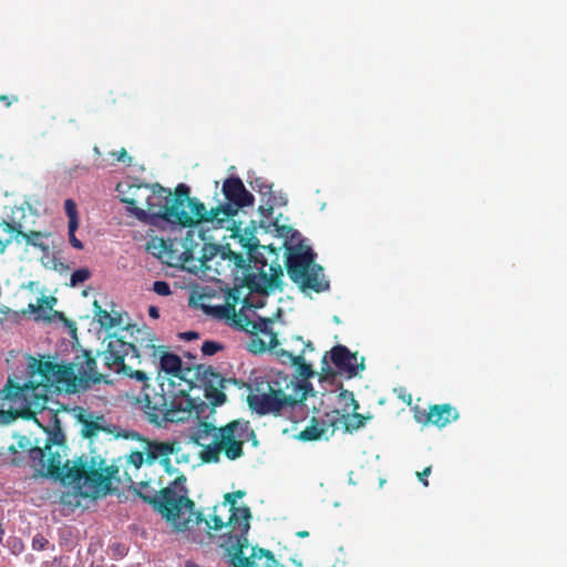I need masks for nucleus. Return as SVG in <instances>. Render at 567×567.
I'll list each match as a JSON object with an SVG mask.
<instances>
[{
  "mask_svg": "<svg viewBox=\"0 0 567 567\" xmlns=\"http://www.w3.org/2000/svg\"><path fill=\"white\" fill-rule=\"evenodd\" d=\"M94 319L100 326L106 330H110L121 324L122 318L120 315L116 317L112 316L109 311L103 309L97 301H94Z\"/></svg>",
  "mask_w": 567,
  "mask_h": 567,
  "instance_id": "nucleus-29",
  "label": "nucleus"
},
{
  "mask_svg": "<svg viewBox=\"0 0 567 567\" xmlns=\"http://www.w3.org/2000/svg\"><path fill=\"white\" fill-rule=\"evenodd\" d=\"M305 352H306V349H302L300 351V353L296 355V358L293 359L292 365L297 368L298 374L300 377H302L303 379H308V378L312 377L313 371L311 369V365L305 361Z\"/></svg>",
  "mask_w": 567,
  "mask_h": 567,
  "instance_id": "nucleus-31",
  "label": "nucleus"
},
{
  "mask_svg": "<svg viewBox=\"0 0 567 567\" xmlns=\"http://www.w3.org/2000/svg\"><path fill=\"white\" fill-rule=\"evenodd\" d=\"M185 337L188 339V340H192V339H196L198 338V333L197 332H194V331H188L185 333Z\"/></svg>",
  "mask_w": 567,
  "mask_h": 567,
  "instance_id": "nucleus-51",
  "label": "nucleus"
},
{
  "mask_svg": "<svg viewBox=\"0 0 567 567\" xmlns=\"http://www.w3.org/2000/svg\"><path fill=\"white\" fill-rule=\"evenodd\" d=\"M290 384L287 377L279 375L256 380L254 392L247 396L248 406L258 415H282L285 411L297 405V400L286 391Z\"/></svg>",
  "mask_w": 567,
  "mask_h": 567,
  "instance_id": "nucleus-8",
  "label": "nucleus"
},
{
  "mask_svg": "<svg viewBox=\"0 0 567 567\" xmlns=\"http://www.w3.org/2000/svg\"><path fill=\"white\" fill-rule=\"evenodd\" d=\"M271 326H272L271 319L258 317V319L255 320V323L252 327V336H257L258 333L268 336L269 337V341H268L269 349L274 350L279 344V341H278L277 334L272 331Z\"/></svg>",
  "mask_w": 567,
  "mask_h": 567,
  "instance_id": "nucleus-28",
  "label": "nucleus"
},
{
  "mask_svg": "<svg viewBox=\"0 0 567 567\" xmlns=\"http://www.w3.org/2000/svg\"><path fill=\"white\" fill-rule=\"evenodd\" d=\"M219 508H221V505L214 507V513L212 514L213 525L210 524V520H207L204 517L202 512H196L194 509V514L192 515L189 513H185L184 518H192V522L189 523V528L187 530H189L194 525H199L202 523H205L208 529L214 530H220L223 527L228 526L227 522H224V519L217 514Z\"/></svg>",
  "mask_w": 567,
  "mask_h": 567,
  "instance_id": "nucleus-27",
  "label": "nucleus"
},
{
  "mask_svg": "<svg viewBox=\"0 0 567 567\" xmlns=\"http://www.w3.org/2000/svg\"><path fill=\"white\" fill-rule=\"evenodd\" d=\"M47 432L44 449L30 451L33 467L42 476H51L74 485L78 493L85 498L104 496L111 491L112 480L118 472L114 465H107L100 457H79L71 466L66 456L65 435L54 415V426Z\"/></svg>",
  "mask_w": 567,
  "mask_h": 567,
  "instance_id": "nucleus-1",
  "label": "nucleus"
},
{
  "mask_svg": "<svg viewBox=\"0 0 567 567\" xmlns=\"http://www.w3.org/2000/svg\"><path fill=\"white\" fill-rule=\"evenodd\" d=\"M151 188L148 184L120 183L116 186L121 202L127 205L128 214L142 223H147L150 215L144 208L150 200Z\"/></svg>",
  "mask_w": 567,
  "mask_h": 567,
  "instance_id": "nucleus-16",
  "label": "nucleus"
},
{
  "mask_svg": "<svg viewBox=\"0 0 567 567\" xmlns=\"http://www.w3.org/2000/svg\"><path fill=\"white\" fill-rule=\"evenodd\" d=\"M18 446L23 450V451H28V453L30 454V451L33 450V449H41L40 446H32L30 440L27 437V436H21L19 440H18Z\"/></svg>",
  "mask_w": 567,
  "mask_h": 567,
  "instance_id": "nucleus-47",
  "label": "nucleus"
},
{
  "mask_svg": "<svg viewBox=\"0 0 567 567\" xmlns=\"http://www.w3.org/2000/svg\"><path fill=\"white\" fill-rule=\"evenodd\" d=\"M432 472V466H426L422 472H417L416 473V476L419 478V481L426 487L429 486V481H427V476L431 474Z\"/></svg>",
  "mask_w": 567,
  "mask_h": 567,
  "instance_id": "nucleus-48",
  "label": "nucleus"
},
{
  "mask_svg": "<svg viewBox=\"0 0 567 567\" xmlns=\"http://www.w3.org/2000/svg\"><path fill=\"white\" fill-rule=\"evenodd\" d=\"M338 404L341 406L343 416L349 417L350 411H357L359 409V403L354 398L353 392L342 389L338 396Z\"/></svg>",
  "mask_w": 567,
  "mask_h": 567,
  "instance_id": "nucleus-30",
  "label": "nucleus"
},
{
  "mask_svg": "<svg viewBox=\"0 0 567 567\" xmlns=\"http://www.w3.org/2000/svg\"><path fill=\"white\" fill-rule=\"evenodd\" d=\"M3 530L0 528V542H2Z\"/></svg>",
  "mask_w": 567,
  "mask_h": 567,
  "instance_id": "nucleus-57",
  "label": "nucleus"
},
{
  "mask_svg": "<svg viewBox=\"0 0 567 567\" xmlns=\"http://www.w3.org/2000/svg\"><path fill=\"white\" fill-rule=\"evenodd\" d=\"M267 348L269 349L268 342H265L257 336H254L248 343V350L254 354L262 353Z\"/></svg>",
  "mask_w": 567,
  "mask_h": 567,
  "instance_id": "nucleus-36",
  "label": "nucleus"
},
{
  "mask_svg": "<svg viewBox=\"0 0 567 567\" xmlns=\"http://www.w3.org/2000/svg\"><path fill=\"white\" fill-rule=\"evenodd\" d=\"M278 236L285 238L286 270L293 284L302 292H323L330 284L324 278L323 268L316 264V254L312 248L303 244L300 234L291 226L274 224Z\"/></svg>",
  "mask_w": 567,
  "mask_h": 567,
  "instance_id": "nucleus-5",
  "label": "nucleus"
},
{
  "mask_svg": "<svg viewBox=\"0 0 567 567\" xmlns=\"http://www.w3.org/2000/svg\"><path fill=\"white\" fill-rule=\"evenodd\" d=\"M174 382L175 379L167 382L165 379H156L154 384L143 386L140 402L150 423L162 425L184 422L190 416L195 409V402L188 394L192 386Z\"/></svg>",
  "mask_w": 567,
  "mask_h": 567,
  "instance_id": "nucleus-4",
  "label": "nucleus"
},
{
  "mask_svg": "<svg viewBox=\"0 0 567 567\" xmlns=\"http://www.w3.org/2000/svg\"><path fill=\"white\" fill-rule=\"evenodd\" d=\"M186 375L189 378L188 381H190L192 390L194 388H202L205 398L213 406H219L225 403L226 394L224 393V389L227 388V384L233 383L238 388L246 385L244 381L234 378H224L212 367L204 364L193 367L192 370L186 372Z\"/></svg>",
  "mask_w": 567,
  "mask_h": 567,
  "instance_id": "nucleus-10",
  "label": "nucleus"
},
{
  "mask_svg": "<svg viewBox=\"0 0 567 567\" xmlns=\"http://www.w3.org/2000/svg\"><path fill=\"white\" fill-rule=\"evenodd\" d=\"M331 362L340 373H344L348 378L358 374L360 370L364 369L363 358L361 363H358L357 353H351L346 346H336L331 349Z\"/></svg>",
  "mask_w": 567,
  "mask_h": 567,
  "instance_id": "nucleus-22",
  "label": "nucleus"
},
{
  "mask_svg": "<svg viewBox=\"0 0 567 567\" xmlns=\"http://www.w3.org/2000/svg\"><path fill=\"white\" fill-rule=\"evenodd\" d=\"M124 336H113L110 338L107 348L99 353L102 358L104 367L116 373H121L125 369V359L128 358L127 350L125 349Z\"/></svg>",
  "mask_w": 567,
  "mask_h": 567,
  "instance_id": "nucleus-19",
  "label": "nucleus"
},
{
  "mask_svg": "<svg viewBox=\"0 0 567 567\" xmlns=\"http://www.w3.org/2000/svg\"><path fill=\"white\" fill-rule=\"evenodd\" d=\"M72 369L68 364L30 357L27 365L28 381L19 383L9 379L1 390L2 409L7 410L11 419H33L47 409L53 389L66 384L68 390H71Z\"/></svg>",
  "mask_w": 567,
  "mask_h": 567,
  "instance_id": "nucleus-2",
  "label": "nucleus"
},
{
  "mask_svg": "<svg viewBox=\"0 0 567 567\" xmlns=\"http://www.w3.org/2000/svg\"><path fill=\"white\" fill-rule=\"evenodd\" d=\"M243 247L246 248L248 259L240 252H235L229 245L220 246L205 244L199 258L203 267L209 269L215 258L233 264V270H243L240 286L251 293L268 295L274 290H282V267L276 248L271 245L259 247L255 237L246 238Z\"/></svg>",
  "mask_w": 567,
  "mask_h": 567,
  "instance_id": "nucleus-3",
  "label": "nucleus"
},
{
  "mask_svg": "<svg viewBox=\"0 0 567 567\" xmlns=\"http://www.w3.org/2000/svg\"><path fill=\"white\" fill-rule=\"evenodd\" d=\"M93 151H94V153H95V154L101 155L100 148H99L97 146H95V147L93 148Z\"/></svg>",
  "mask_w": 567,
  "mask_h": 567,
  "instance_id": "nucleus-56",
  "label": "nucleus"
},
{
  "mask_svg": "<svg viewBox=\"0 0 567 567\" xmlns=\"http://www.w3.org/2000/svg\"><path fill=\"white\" fill-rule=\"evenodd\" d=\"M223 349L224 346L221 343L213 340H206L200 348L204 355H214Z\"/></svg>",
  "mask_w": 567,
  "mask_h": 567,
  "instance_id": "nucleus-37",
  "label": "nucleus"
},
{
  "mask_svg": "<svg viewBox=\"0 0 567 567\" xmlns=\"http://www.w3.org/2000/svg\"><path fill=\"white\" fill-rule=\"evenodd\" d=\"M297 536L298 537H307V536H309V533L307 530H301V532L297 533Z\"/></svg>",
  "mask_w": 567,
  "mask_h": 567,
  "instance_id": "nucleus-54",
  "label": "nucleus"
},
{
  "mask_svg": "<svg viewBox=\"0 0 567 567\" xmlns=\"http://www.w3.org/2000/svg\"><path fill=\"white\" fill-rule=\"evenodd\" d=\"M111 155L117 161L123 162L126 166L132 165V157L127 155L126 150L123 147L117 152H112Z\"/></svg>",
  "mask_w": 567,
  "mask_h": 567,
  "instance_id": "nucleus-44",
  "label": "nucleus"
},
{
  "mask_svg": "<svg viewBox=\"0 0 567 567\" xmlns=\"http://www.w3.org/2000/svg\"><path fill=\"white\" fill-rule=\"evenodd\" d=\"M245 495H246V492L241 491V489H238L233 493H227L225 495V501L221 504V508L227 509V506L234 507V505H236L237 499L244 497Z\"/></svg>",
  "mask_w": 567,
  "mask_h": 567,
  "instance_id": "nucleus-39",
  "label": "nucleus"
},
{
  "mask_svg": "<svg viewBox=\"0 0 567 567\" xmlns=\"http://www.w3.org/2000/svg\"><path fill=\"white\" fill-rule=\"evenodd\" d=\"M186 566H187V567H195V565H194V564H192V563H187V564H186Z\"/></svg>",
  "mask_w": 567,
  "mask_h": 567,
  "instance_id": "nucleus-58",
  "label": "nucleus"
},
{
  "mask_svg": "<svg viewBox=\"0 0 567 567\" xmlns=\"http://www.w3.org/2000/svg\"><path fill=\"white\" fill-rule=\"evenodd\" d=\"M0 229L8 234L7 238H0V254H3L13 241L17 244L24 241L27 246L37 248L44 254L49 251V246L44 243V239L51 236L50 231H24L21 223L14 220L7 221L4 219L0 221Z\"/></svg>",
  "mask_w": 567,
  "mask_h": 567,
  "instance_id": "nucleus-14",
  "label": "nucleus"
},
{
  "mask_svg": "<svg viewBox=\"0 0 567 567\" xmlns=\"http://www.w3.org/2000/svg\"><path fill=\"white\" fill-rule=\"evenodd\" d=\"M78 228H79V225H75L73 228L71 227V225H68V236H69V241H70L71 246L75 249L81 250L83 248V244L75 236V231L78 230Z\"/></svg>",
  "mask_w": 567,
  "mask_h": 567,
  "instance_id": "nucleus-41",
  "label": "nucleus"
},
{
  "mask_svg": "<svg viewBox=\"0 0 567 567\" xmlns=\"http://www.w3.org/2000/svg\"><path fill=\"white\" fill-rule=\"evenodd\" d=\"M49 540L40 533L35 534L32 538V549L43 550L48 546Z\"/></svg>",
  "mask_w": 567,
  "mask_h": 567,
  "instance_id": "nucleus-43",
  "label": "nucleus"
},
{
  "mask_svg": "<svg viewBox=\"0 0 567 567\" xmlns=\"http://www.w3.org/2000/svg\"><path fill=\"white\" fill-rule=\"evenodd\" d=\"M153 291L159 296H169L172 293L169 285L163 280H157L153 284Z\"/></svg>",
  "mask_w": 567,
  "mask_h": 567,
  "instance_id": "nucleus-42",
  "label": "nucleus"
},
{
  "mask_svg": "<svg viewBox=\"0 0 567 567\" xmlns=\"http://www.w3.org/2000/svg\"><path fill=\"white\" fill-rule=\"evenodd\" d=\"M79 421L82 424L81 433L86 439H93L97 436L100 432H109L103 415H94L91 412H84L79 414Z\"/></svg>",
  "mask_w": 567,
  "mask_h": 567,
  "instance_id": "nucleus-25",
  "label": "nucleus"
},
{
  "mask_svg": "<svg viewBox=\"0 0 567 567\" xmlns=\"http://www.w3.org/2000/svg\"><path fill=\"white\" fill-rule=\"evenodd\" d=\"M52 302H55V298H53V297H51V298L42 297V298L38 299L37 305L30 303L29 305V309H30V311L32 313H35V312H39L40 309H42L44 306H47L49 308H52Z\"/></svg>",
  "mask_w": 567,
  "mask_h": 567,
  "instance_id": "nucleus-40",
  "label": "nucleus"
},
{
  "mask_svg": "<svg viewBox=\"0 0 567 567\" xmlns=\"http://www.w3.org/2000/svg\"><path fill=\"white\" fill-rule=\"evenodd\" d=\"M460 417L457 410L449 403L431 405L429 412L415 415L420 423H431L437 427H444Z\"/></svg>",
  "mask_w": 567,
  "mask_h": 567,
  "instance_id": "nucleus-23",
  "label": "nucleus"
},
{
  "mask_svg": "<svg viewBox=\"0 0 567 567\" xmlns=\"http://www.w3.org/2000/svg\"><path fill=\"white\" fill-rule=\"evenodd\" d=\"M91 276V272L87 268H80L72 272L70 278V286L75 287L84 281H86Z\"/></svg>",
  "mask_w": 567,
  "mask_h": 567,
  "instance_id": "nucleus-34",
  "label": "nucleus"
},
{
  "mask_svg": "<svg viewBox=\"0 0 567 567\" xmlns=\"http://www.w3.org/2000/svg\"><path fill=\"white\" fill-rule=\"evenodd\" d=\"M339 411L333 410L331 413H326L324 419L311 417L310 423L305 430L300 431L297 439L302 442L318 441L322 437L328 439L327 434L331 429V434L338 426Z\"/></svg>",
  "mask_w": 567,
  "mask_h": 567,
  "instance_id": "nucleus-18",
  "label": "nucleus"
},
{
  "mask_svg": "<svg viewBox=\"0 0 567 567\" xmlns=\"http://www.w3.org/2000/svg\"><path fill=\"white\" fill-rule=\"evenodd\" d=\"M234 321L241 330L246 331L249 329L250 319L246 315L239 313Z\"/></svg>",
  "mask_w": 567,
  "mask_h": 567,
  "instance_id": "nucleus-46",
  "label": "nucleus"
},
{
  "mask_svg": "<svg viewBox=\"0 0 567 567\" xmlns=\"http://www.w3.org/2000/svg\"><path fill=\"white\" fill-rule=\"evenodd\" d=\"M68 367L73 368V378H70L73 391L76 389H87L104 379L103 373L97 371L96 357L90 350H82L81 353L75 355L72 363H68Z\"/></svg>",
  "mask_w": 567,
  "mask_h": 567,
  "instance_id": "nucleus-15",
  "label": "nucleus"
},
{
  "mask_svg": "<svg viewBox=\"0 0 567 567\" xmlns=\"http://www.w3.org/2000/svg\"><path fill=\"white\" fill-rule=\"evenodd\" d=\"M301 343L305 344L303 349H306V350L308 349L310 351L313 350V346H312V343L310 341L305 342V340H301Z\"/></svg>",
  "mask_w": 567,
  "mask_h": 567,
  "instance_id": "nucleus-52",
  "label": "nucleus"
},
{
  "mask_svg": "<svg viewBox=\"0 0 567 567\" xmlns=\"http://www.w3.org/2000/svg\"><path fill=\"white\" fill-rule=\"evenodd\" d=\"M154 367L156 370L165 373V375L158 374L157 379H165L166 382L171 379H175V384L185 383L186 385H190L186 372L192 370L193 367H184L182 359L177 354L165 351L164 347L156 355V365Z\"/></svg>",
  "mask_w": 567,
  "mask_h": 567,
  "instance_id": "nucleus-17",
  "label": "nucleus"
},
{
  "mask_svg": "<svg viewBox=\"0 0 567 567\" xmlns=\"http://www.w3.org/2000/svg\"><path fill=\"white\" fill-rule=\"evenodd\" d=\"M162 246L164 249H166V243L164 240H162Z\"/></svg>",
  "mask_w": 567,
  "mask_h": 567,
  "instance_id": "nucleus-59",
  "label": "nucleus"
},
{
  "mask_svg": "<svg viewBox=\"0 0 567 567\" xmlns=\"http://www.w3.org/2000/svg\"><path fill=\"white\" fill-rule=\"evenodd\" d=\"M254 323H255V320H251L250 319V324H249V329L246 330V332H249L252 334V327H254Z\"/></svg>",
  "mask_w": 567,
  "mask_h": 567,
  "instance_id": "nucleus-55",
  "label": "nucleus"
},
{
  "mask_svg": "<svg viewBox=\"0 0 567 567\" xmlns=\"http://www.w3.org/2000/svg\"><path fill=\"white\" fill-rule=\"evenodd\" d=\"M223 194L226 203L214 207V212L215 214H223L221 219L226 223L236 216L239 209L251 206L255 202L252 194L246 189L241 179L235 176L224 181Z\"/></svg>",
  "mask_w": 567,
  "mask_h": 567,
  "instance_id": "nucleus-12",
  "label": "nucleus"
},
{
  "mask_svg": "<svg viewBox=\"0 0 567 567\" xmlns=\"http://www.w3.org/2000/svg\"><path fill=\"white\" fill-rule=\"evenodd\" d=\"M368 419H371V416H364L357 411H352L351 419L344 423L346 431L353 432L363 427Z\"/></svg>",
  "mask_w": 567,
  "mask_h": 567,
  "instance_id": "nucleus-32",
  "label": "nucleus"
},
{
  "mask_svg": "<svg viewBox=\"0 0 567 567\" xmlns=\"http://www.w3.org/2000/svg\"><path fill=\"white\" fill-rule=\"evenodd\" d=\"M126 331H130L132 341H125V349L130 359H138V362H147L156 365V355L161 352L163 346H156L155 334L147 328L141 329L128 326Z\"/></svg>",
  "mask_w": 567,
  "mask_h": 567,
  "instance_id": "nucleus-13",
  "label": "nucleus"
},
{
  "mask_svg": "<svg viewBox=\"0 0 567 567\" xmlns=\"http://www.w3.org/2000/svg\"><path fill=\"white\" fill-rule=\"evenodd\" d=\"M145 451L146 465L151 466L156 463L159 464L163 467L164 472L172 478L176 477V475H184L183 473H179L178 470L175 468L172 464V456L175 457L176 463H181L182 461H188L187 458H184V455L181 454V442L176 440H147L145 442Z\"/></svg>",
  "mask_w": 567,
  "mask_h": 567,
  "instance_id": "nucleus-11",
  "label": "nucleus"
},
{
  "mask_svg": "<svg viewBox=\"0 0 567 567\" xmlns=\"http://www.w3.org/2000/svg\"><path fill=\"white\" fill-rule=\"evenodd\" d=\"M128 463L132 464L135 470H138L143 464H146V451H133L128 455Z\"/></svg>",
  "mask_w": 567,
  "mask_h": 567,
  "instance_id": "nucleus-38",
  "label": "nucleus"
},
{
  "mask_svg": "<svg viewBox=\"0 0 567 567\" xmlns=\"http://www.w3.org/2000/svg\"><path fill=\"white\" fill-rule=\"evenodd\" d=\"M251 188L257 190L264 198L265 205H260L259 210L265 217H270L272 215V210L275 206H284L287 203L286 197L281 194L276 195L272 192V185L269 184L266 179L261 177H257L254 182L250 183Z\"/></svg>",
  "mask_w": 567,
  "mask_h": 567,
  "instance_id": "nucleus-24",
  "label": "nucleus"
},
{
  "mask_svg": "<svg viewBox=\"0 0 567 567\" xmlns=\"http://www.w3.org/2000/svg\"><path fill=\"white\" fill-rule=\"evenodd\" d=\"M277 357L280 359L282 363H290L293 364V359L297 354H293L292 352L288 350L280 349L276 352Z\"/></svg>",
  "mask_w": 567,
  "mask_h": 567,
  "instance_id": "nucleus-45",
  "label": "nucleus"
},
{
  "mask_svg": "<svg viewBox=\"0 0 567 567\" xmlns=\"http://www.w3.org/2000/svg\"><path fill=\"white\" fill-rule=\"evenodd\" d=\"M148 316L151 318L157 319L159 317V311H158L157 307L151 306L148 308Z\"/></svg>",
  "mask_w": 567,
  "mask_h": 567,
  "instance_id": "nucleus-50",
  "label": "nucleus"
},
{
  "mask_svg": "<svg viewBox=\"0 0 567 567\" xmlns=\"http://www.w3.org/2000/svg\"><path fill=\"white\" fill-rule=\"evenodd\" d=\"M0 101L4 102L7 106L11 105V101L7 95H0Z\"/></svg>",
  "mask_w": 567,
  "mask_h": 567,
  "instance_id": "nucleus-53",
  "label": "nucleus"
},
{
  "mask_svg": "<svg viewBox=\"0 0 567 567\" xmlns=\"http://www.w3.org/2000/svg\"><path fill=\"white\" fill-rule=\"evenodd\" d=\"M189 212L186 210V215L188 216L189 224H175L181 227H192L199 223H216L219 227H225L226 220L221 219L223 214H215L214 207L207 209L205 204L202 203L196 197H190L188 195L187 199H185ZM228 228V226H226Z\"/></svg>",
  "mask_w": 567,
  "mask_h": 567,
  "instance_id": "nucleus-20",
  "label": "nucleus"
},
{
  "mask_svg": "<svg viewBox=\"0 0 567 567\" xmlns=\"http://www.w3.org/2000/svg\"><path fill=\"white\" fill-rule=\"evenodd\" d=\"M121 372L131 379H135L136 381L142 382L143 386H145V384H148L147 383L148 378H147L146 373L142 370H133L130 365L125 364V369L122 370Z\"/></svg>",
  "mask_w": 567,
  "mask_h": 567,
  "instance_id": "nucleus-35",
  "label": "nucleus"
},
{
  "mask_svg": "<svg viewBox=\"0 0 567 567\" xmlns=\"http://www.w3.org/2000/svg\"><path fill=\"white\" fill-rule=\"evenodd\" d=\"M64 210H65V214L69 218V224L68 225H71V227L73 228L75 225H79V214H78V208H76V204L73 199L71 198H68L65 199L64 202Z\"/></svg>",
  "mask_w": 567,
  "mask_h": 567,
  "instance_id": "nucleus-33",
  "label": "nucleus"
},
{
  "mask_svg": "<svg viewBox=\"0 0 567 567\" xmlns=\"http://www.w3.org/2000/svg\"><path fill=\"white\" fill-rule=\"evenodd\" d=\"M230 564L233 567H279L270 550L252 548L250 557H246L241 546L230 556Z\"/></svg>",
  "mask_w": 567,
  "mask_h": 567,
  "instance_id": "nucleus-21",
  "label": "nucleus"
},
{
  "mask_svg": "<svg viewBox=\"0 0 567 567\" xmlns=\"http://www.w3.org/2000/svg\"><path fill=\"white\" fill-rule=\"evenodd\" d=\"M11 546H12V551H13L14 554H19V553H21V551L23 550V547H24V546H23V543H22V542H21V539H19V538H13V539H12V545H11Z\"/></svg>",
  "mask_w": 567,
  "mask_h": 567,
  "instance_id": "nucleus-49",
  "label": "nucleus"
},
{
  "mask_svg": "<svg viewBox=\"0 0 567 567\" xmlns=\"http://www.w3.org/2000/svg\"><path fill=\"white\" fill-rule=\"evenodd\" d=\"M213 436L210 444L204 445L200 452V458L204 463H217L220 460V453L226 458L235 461L244 455L245 443L251 441L252 445L258 444V440L250 422L238 419L227 424L216 427L212 423L203 422L194 437L197 444L199 440Z\"/></svg>",
  "mask_w": 567,
  "mask_h": 567,
  "instance_id": "nucleus-7",
  "label": "nucleus"
},
{
  "mask_svg": "<svg viewBox=\"0 0 567 567\" xmlns=\"http://www.w3.org/2000/svg\"><path fill=\"white\" fill-rule=\"evenodd\" d=\"M152 482H141L136 494L145 503L171 523L175 530L186 532L189 528L192 518H184L185 513L194 514V501L188 497L185 475H176L164 485L163 477H159L157 487L151 486Z\"/></svg>",
  "mask_w": 567,
  "mask_h": 567,
  "instance_id": "nucleus-6",
  "label": "nucleus"
},
{
  "mask_svg": "<svg viewBox=\"0 0 567 567\" xmlns=\"http://www.w3.org/2000/svg\"><path fill=\"white\" fill-rule=\"evenodd\" d=\"M227 511L230 513L227 525L231 527V532L246 533L249 529L250 509L248 506H227Z\"/></svg>",
  "mask_w": 567,
  "mask_h": 567,
  "instance_id": "nucleus-26",
  "label": "nucleus"
},
{
  "mask_svg": "<svg viewBox=\"0 0 567 567\" xmlns=\"http://www.w3.org/2000/svg\"><path fill=\"white\" fill-rule=\"evenodd\" d=\"M189 193V187L183 183L175 187L174 193L158 183L153 184L150 200L144 208L150 213L146 224L155 225L159 219L172 225L189 224L190 219L184 209Z\"/></svg>",
  "mask_w": 567,
  "mask_h": 567,
  "instance_id": "nucleus-9",
  "label": "nucleus"
}]
</instances>
